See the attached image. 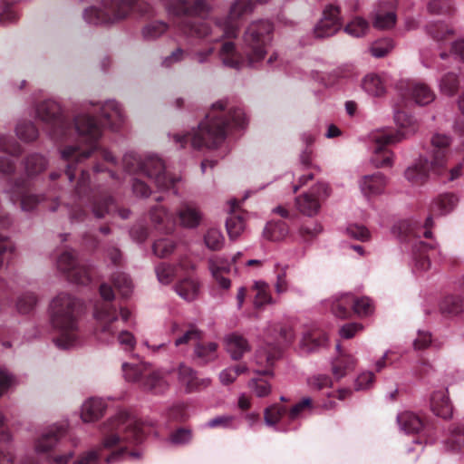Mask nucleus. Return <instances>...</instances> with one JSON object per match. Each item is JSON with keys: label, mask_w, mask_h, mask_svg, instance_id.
Wrapping results in <instances>:
<instances>
[{"label": "nucleus", "mask_w": 464, "mask_h": 464, "mask_svg": "<svg viewBox=\"0 0 464 464\" xmlns=\"http://www.w3.org/2000/svg\"><path fill=\"white\" fill-rule=\"evenodd\" d=\"M37 117L49 125V134L55 140H68L77 135L79 143L85 144L86 149L80 145H68L61 150V157L64 160L82 161L88 159L98 149V140L102 137V127L88 113H81L74 119L73 127L64 118L60 104L53 100L41 102L36 109Z\"/></svg>", "instance_id": "f257e3e1"}, {"label": "nucleus", "mask_w": 464, "mask_h": 464, "mask_svg": "<svg viewBox=\"0 0 464 464\" xmlns=\"http://www.w3.org/2000/svg\"><path fill=\"white\" fill-rule=\"evenodd\" d=\"M268 1L236 0L229 9L228 18L224 23H216L213 28L206 22L194 24L188 21L196 17H205L208 14L210 5L206 0H195L192 4L186 0H172L166 3L165 7L169 15L183 18L178 25L183 34L199 38L212 37L211 42L215 43L223 37H237L238 25L235 23V20L251 13L256 5L266 4Z\"/></svg>", "instance_id": "f03ea898"}, {"label": "nucleus", "mask_w": 464, "mask_h": 464, "mask_svg": "<svg viewBox=\"0 0 464 464\" xmlns=\"http://www.w3.org/2000/svg\"><path fill=\"white\" fill-rule=\"evenodd\" d=\"M227 107L225 101H219L214 103L210 111L202 121L198 130L193 135L189 134L173 136L175 143L179 148H184L188 140H190L194 149L202 148L214 149L219 146L226 139L227 129L233 125L235 127H243L246 123V116L242 109L236 108L229 111L230 120H225L227 113L224 111Z\"/></svg>", "instance_id": "7ed1b4c3"}, {"label": "nucleus", "mask_w": 464, "mask_h": 464, "mask_svg": "<svg viewBox=\"0 0 464 464\" xmlns=\"http://www.w3.org/2000/svg\"><path fill=\"white\" fill-rule=\"evenodd\" d=\"M273 24L267 20L250 24L244 34V53L246 60L236 51L232 42L222 44L219 56L225 66L240 70L245 65L253 67L261 62L266 54V44L270 41Z\"/></svg>", "instance_id": "20e7f679"}, {"label": "nucleus", "mask_w": 464, "mask_h": 464, "mask_svg": "<svg viewBox=\"0 0 464 464\" xmlns=\"http://www.w3.org/2000/svg\"><path fill=\"white\" fill-rule=\"evenodd\" d=\"M145 431L142 423L134 416L121 411L108 420L102 428V446L111 449L119 446L120 450L106 458L107 463L120 459L126 452L127 446L122 442L138 444L143 440Z\"/></svg>", "instance_id": "39448f33"}, {"label": "nucleus", "mask_w": 464, "mask_h": 464, "mask_svg": "<svg viewBox=\"0 0 464 464\" xmlns=\"http://www.w3.org/2000/svg\"><path fill=\"white\" fill-rule=\"evenodd\" d=\"M78 301L68 294H59L50 304L51 323L57 332L53 339L61 349L73 347L79 338Z\"/></svg>", "instance_id": "423d86ee"}, {"label": "nucleus", "mask_w": 464, "mask_h": 464, "mask_svg": "<svg viewBox=\"0 0 464 464\" xmlns=\"http://www.w3.org/2000/svg\"><path fill=\"white\" fill-rule=\"evenodd\" d=\"M122 164L128 173L141 172L151 179L160 188L172 189L176 193L179 177L171 176L166 170L163 160L157 155H147L140 159L134 152H128L123 156Z\"/></svg>", "instance_id": "0eeeda50"}, {"label": "nucleus", "mask_w": 464, "mask_h": 464, "mask_svg": "<svg viewBox=\"0 0 464 464\" xmlns=\"http://www.w3.org/2000/svg\"><path fill=\"white\" fill-rule=\"evenodd\" d=\"M94 317L97 320L96 335L100 341L109 343L117 337L118 343L125 350L134 349L136 339L130 332L120 331L115 307L107 303L97 304L94 310Z\"/></svg>", "instance_id": "6e6552de"}, {"label": "nucleus", "mask_w": 464, "mask_h": 464, "mask_svg": "<svg viewBox=\"0 0 464 464\" xmlns=\"http://www.w3.org/2000/svg\"><path fill=\"white\" fill-rule=\"evenodd\" d=\"M396 122L404 130H398L396 132L393 131H385V132H378L373 134L372 139L374 141L375 145L373 148V155L371 159V162L376 168H384L390 167L392 164V152L390 150H384L383 147L388 144H392L395 142H399L403 138H405L408 134L413 132L415 128L411 126V119L408 117L403 111H396L394 115Z\"/></svg>", "instance_id": "1a4fd4ad"}, {"label": "nucleus", "mask_w": 464, "mask_h": 464, "mask_svg": "<svg viewBox=\"0 0 464 464\" xmlns=\"http://www.w3.org/2000/svg\"><path fill=\"white\" fill-rule=\"evenodd\" d=\"M121 369L126 381L138 383L144 391L154 394H160L169 388V384L164 379L162 372L152 369L151 365L148 362H123Z\"/></svg>", "instance_id": "9d476101"}, {"label": "nucleus", "mask_w": 464, "mask_h": 464, "mask_svg": "<svg viewBox=\"0 0 464 464\" xmlns=\"http://www.w3.org/2000/svg\"><path fill=\"white\" fill-rule=\"evenodd\" d=\"M137 0H102L101 6L84 10L83 18L92 24H112L124 19Z\"/></svg>", "instance_id": "9b49d317"}, {"label": "nucleus", "mask_w": 464, "mask_h": 464, "mask_svg": "<svg viewBox=\"0 0 464 464\" xmlns=\"http://www.w3.org/2000/svg\"><path fill=\"white\" fill-rule=\"evenodd\" d=\"M56 267L72 283L87 285L91 281L90 267L80 262L72 250H64L58 256Z\"/></svg>", "instance_id": "f8f14e48"}, {"label": "nucleus", "mask_w": 464, "mask_h": 464, "mask_svg": "<svg viewBox=\"0 0 464 464\" xmlns=\"http://www.w3.org/2000/svg\"><path fill=\"white\" fill-rule=\"evenodd\" d=\"M433 227L432 217H428L423 226H420L415 220L401 219L395 223L392 228V232L400 239H406L409 236L420 237L421 235L426 238L432 236L431 227Z\"/></svg>", "instance_id": "ddd939ff"}, {"label": "nucleus", "mask_w": 464, "mask_h": 464, "mask_svg": "<svg viewBox=\"0 0 464 464\" xmlns=\"http://www.w3.org/2000/svg\"><path fill=\"white\" fill-rule=\"evenodd\" d=\"M396 89L401 95H408L420 106L427 105L435 99L434 92L425 83L401 80L396 84Z\"/></svg>", "instance_id": "4468645a"}, {"label": "nucleus", "mask_w": 464, "mask_h": 464, "mask_svg": "<svg viewBox=\"0 0 464 464\" xmlns=\"http://www.w3.org/2000/svg\"><path fill=\"white\" fill-rule=\"evenodd\" d=\"M442 166L443 157L440 159L436 157L435 160L431 161L420 157L414 164L406 169L404 177L410 183L420 185L428 179L429 173L431 169Z\"/></svg>", "instance_id": "2eb2a0df"}, {"label": "nucleus", "mask_w": 464, "mask_h": 464, "mask_svg": "<svg viewBox=\"0 0 464 464\" xmlns=\"http://www.w3.org/2000/svg\"><path fill=\"white\" fill-rule=\"evenodd\" d=\"M339 8L332 5L326 6L322 19L314 28L316 38H325L335 34L340 29Z\"/></svg>", "instance_id": "dca6fc26"}, {"label": "nucleus", "mask_w": 464, "mask_h": 464, "mask_svg": "<svg viewBox=\"0 0 464 464\" xmlns=\"http://www.w3.org/2000/svg\"><path fill=\"white\" fill-rule=\"evenodd\" d=\"M249 213L241 205H230L226 228L230 240H237L246 229Z\"/></svg>", "instance_id": "f3484780"}, {"label": "nucleus", "mask_w": 464, "mask_h": 464, "mask_svg": "<svg viewBox=\"0 0 464 464\" xmlns=\"http://www.w3.org/2000/svg\"><path fill=\"white\" fill-rule=\"evenodd\" d=\"M177 373L179 384L187 393L198 392L210 384L209 379H199L197 376V372L185 363H179Z\"/></svg>", "instance_id": "a211bd4d"}, {"label": "nucleus", "mask_w": 464, "mask_h": 464, "mask_svg": "<svg viewBox=\"0 0 464 464\" xmlns=\"http://www.w3.org/2000/svg\"><path fill=\"white\" fill-rule=\"evenodd\" d=\"M281 351L278 346L266 344L256 350L255 354L256 363L265 369H258L256 372L262 375H273L271 367L275 362L279 359Z\"/></svg>", "instance_id": "6ab92c4d"}, {"label": "nucleus", "mask_w": 464, "mask_h": 464, "mask_svg": "<svg viewBox=\"0 0 464 464\" xmlns=\"http://www.w3.org/2000/svg\"><path fill=\"white\" fill-rule=\"evenodd\" d=\"M358 184L362 193L370 198L384 192L388 179L383 173L378 171L362 177Z\"/></svg>", "instance_id": "aec40b11"}, {"label": "nucleus", "mask_w": 464, "mask_h": 464, "mask_svg": "<svg viewBox=\"0 0 464 464\" xmlns=\"http://www.w3.org/2000/svg\"><path fill=\"white\" fill-rule=\"evenodd\" d=\"M65 433L63 425H53L44 431L35 442V450L38 453H45L53 450L58 443L59 439Z\"/></svg>", "instance_id": "412c9836"}, {"label": "nucleus", "mask_w": 464, "mask_h": 464, "mask_svg": "<svg viewBox=\"0 0 464 464\" xmlns=\"http://www.w3.org/2000/svg\"><path fill=\"white\" fill-rule=\"evenodd\" d=\"M224 341L226 351L235 361L240 360L246 353L250 351L247 340L238 334H227Z\"/></svg>", "instance_id": "4be33fe9"}, {"label": "nucleus", "mask_w": 464, "mask_h": 464, "mask_svg": "<svg viewBox=\"0 0 464 464\" xmlns=\"http://www.w3.org/2000/svg\"><path fill=\"white\" fill-rule=\"evenodd\" d=\"M320 205H277L272 209V213L277 214L284 218L292 219L296 217V210L302 214L312 217L319 210Z\"/></svg>", "instance_id": "5701e85b"}, {"label": "nucleus", "mask_w": 464, "mask_h": 464, "mask_svg": "<svg viewBox=\"0 0 464 464\" xmlns=\"http://www.w3.org/2000/svg\"><path fill=\"white\" fill-rule=\"evenodd\" d=\"M430 407L437 416L443 419H448L452 415V407L446 391L440 390L432 393Z\"/></svg>", "instance_id": "b1692460"}, {"label": "nucleus", "mask_w": 464, "mask_h": 464, "mask_svg": "<svg viewBox=\"0 0 464 464\" xmlns=\"http://www.w3.org/2000/svg\"><path fill=\"white\" fill-rule=\"evenodd\" d=\"M102 116L112 129H118L124 121L121 107L115 101H108L101 107Z\"/></svg>", "instance_id": "393cba45"}, {"label": "nucleus", "mask_w": 464, "mask_h": 464, "mask_svg": "<svg viewBox=\"0 0 464 464\" xmlns=\"http://www.w3.org/2000/svg\"><path fill=\"white\" fill-rule=\"evenodd\" d=\"M105 408L102 399H89L82 406L81 418L84 422L94 421L102 416Z\"/></svg>", "instance_id": "a878e982"}, {"label": "nucleus", "mask_w": 464, "mask_h": 464, "mask_svg": "<svg viewBox=\"0 0 464 464\" xmlns=\"http://www.w3.org/2000/svg\"><path fill=\"white\" fill-rule=\"evenodd\" d=\"M92 211L97 218H103L107 215L118 216L121 219H127L130 215V210L124 205H90Z\"/></svg>", "instance_id": "bb28decb"}, {"label": "nucleus", "mask_w": 464, "mask_h": 464, "mask_svg": "<svg viewBox=\"0 0 464 464\" xmlns=\"http://www.w3.org/2000/svg\"><path fill=\"white\" fill-rule=\"evenodd\" d=\"M362 86L368 94L382 96L386 92V79L380 74L369 73L363 78Z\"/></svg>", "instance_id": "cd10ccee"}, {"label": "nucleus", "mask_w": 464, "mask_h": 464, "mask_svg": "<svg viewBox=\"0 0 464 464\" xmlns=\"http://www.w3.org/2000/svg\"><path fill=\"white\" fill-rule=\"evenodd\" d=\"M179 219L181 226L194 228L200 224L202 213L193 205H185L179 211Z\"/></svg>", "instance_id": "c85d7f7f"}, {"label": "nucleus", "mask_w": 464, "mask_h": 464, "mask_svg": "<svg viewBox=\"0 0 464 464\" xmlns=\"http://www.w3.org/2000/svg\"><path fill=\"white\" fill-rule=\"evenodd\" d=\"M176 293L186 301H193L199 293V283L194 278H184L175 285Z\"/></svg>", "instance_id": "c756f323"}, {"label": "nucleus", "mask_w": 464, "mask_h": 464, "mask_svg": "<svg viewBox=\"0 0 464 464\" xmlns=\"http://www.w3.org/2000/svg\"><path fill=\"white\" fill-rule=\"evenodd\" d=\"M397 422L400 425L401 430L409 434L417 433L423 427L420 418L410 411H404L398 414Z\"/></svg>", "instance_id": "7c9ffc66"}, {"label": "nucleus", "mask_w": 464, "mask_h": 464, "mask_svg": "<svg viewBox=\"0 0 464 464\" xmlns=\"http://www.w3.org/2000/svg\"><path fill=\"white\" fill-rule=\"evenodd\" d=\"M287 234L288 227L285 223L282 221H269L263 230V237L270 241H280L284 239Z\"/></svg>", "instance_id": "2f4dec72"}, {"label": "nucleus", "mask_w": 464, "mask_h": 464, "mask_svg": "<svg viewBox=\"0 0 464 464\" xmlns=\"http://www.w3.org/2000/svg\"><path fill=\"white\" fill-rule=\"evenodd\" d=\"M442 314L456 315L464 310V299L459 295H448L440 304Z\"/></svg>", "instance_id": "473e14b6"}, {"label": "nucleus", "mask_w": 464, "mask_h": 464, "mask_svg": "<svg viewBox=\"0 0 464 464\" xmlns=\"http://www.w3.org/2000/svg\"><path fill=\"white\" fill-rule=\"evenodd\" d=\"M169 29V24L163 21H152L143 26L141 34L145 40L154 41L163 35Z\"/></svg>", "instance_id": "72a5a7b5"}, {"label": "nucleus", "mask_w": 464, "mask_h": 464, "mask_svg": "<svg viewBox=\"0 0 464 464\" xmlns=\"http://www.w3.org/2000/svg\"><path fill=\"white\" fill-rule=\"evenodd\" d=\"M204 243L209 250L218 251L225 244V237L220 229L210 227L204 235Z\"/></svg>", "instance_id": "f704fd0d"}, {"label": "nucleus", "mask_w": 464, "mask_h": 464, "mask_svg": "<svg viewBox=\"0 0 464 464\" xmlns=\"http://www.w3.org/2000/svg\"><path fill=\"white\" fill-rule=\"evenodd\" d=\"M254 289L256 291L254 300L256 307L258 308L265 304L275 303L269 292V285L265 281L255 282Z\"/></svg>", "instance_id": "c9c22d12"}, {"label": "nucleus", "mask_w": 464, "mask_h": 464, "mask_svg": "<svg viewBox=\"0 0 464 464\" xmlns=\"http://www.w3.org/2000/svg\"><path fill=\"white\" fill-rule=\"evenodd\" d=\"M218 344L214 342L208 343L207 344L196 343L194 353L197 358L203 362H208L217 358Z\"/></svg>", "instance_id": "e433bc0d"}, {"label": "nucleus", "mask_w": 464, "mask_h": 464, "mask_svg": "<svg viewBox=\"0 0 464 464\" xmlns=\"http://www.w3.org/2000/svg\"><path fill=\"white\" fill-rule=\"evenodd\" d=\"M47 160L40 154H31L26 158L25 169L28 175H37L47 167Z\"/></svg>", "instance_id": "4c0bfd02"}, {"label": "nucleus", "mask_w": 464, "mask_h": 464, "mask_svg": "<svg viewBox=\"0 0 464 464\" xmlns=\"http://www.w3.org/2000/svg\"><path fill=\"white\" fill-rule=\"evenodd\" d=\"M355 359L352 355H341L333 363V373L340 379L343 377L346 371L352 370L355 365Z\"/></svg>", "instance_id": "58836bf2"}, {"label": "nucleus", "mask_w": 464, "mask_h": 464, "mask_svg": "<svg viewBox=\"0 0 464 464\" xmlns=\"http://www.w3.org/2000/svg\"><path fill=\"white\" fill-rule=\"evenodd\" d=\"M369 29V23L362 18L355 17L344 27V32L353 37H362L366 34Z\"/></svg>", "instance_id": "ea45409f"}, {"label": "nucleus", "mask_w": 464, "mask_h": 464, "mask_svg": "<svg viewBox=\"0 0 464 464\" xmlns=\"http://www.w3.org/2000/svg\"><path fill=\"white\" fill-rule=\"evenodd\" d=\"M113 285L122 297L127 298L132 292V282L128 275L117 272L112 277Z\"/></svg>", "instance_id": "a19ab883"}, {"label": "nucleus", "mask_w": 464, "mask_h": 464, "mask_svg": "<svg viewBox=\"0 0 464 464\" xmlns=\"http://www.w3.org/2000/svg\"><path fill=\"white\" fill-rule=\"evenodd\" d=\"M351 307H353V295L345 294L333 304L332 311L336 317L346 318L350 314Z\"/></svg>", "instance_id": "79ce46f5"}, {"label": "nucleus", "mask_w": 464, "mask_h": 464, "mask_svg": "<svg viewBox=\"0 0 464 464\" xmlns=\"http://www.w3.org/2000/svg\"><path fill=\"white\" fill-rule=\"evenodd\" d=\"M155 272L160 284L169 285L176 276V266L166 263H160L156 266Z\"/></svg>", "instance_id": "37998d69"}, {"label": "nucleus", "mask_w": 464, "mask_h": 464, "mask_svg": "<svg viewBox=\"0 0 464 464\" xmlns=\"http://www.w3.org/2000/svg\"><path fill=\"white\" fill-rule=\"evenodd\" d=\"M11 200L20 203H39L40 199L33 195L25 186H15L12 190Z\"/></svg>", "instance_id": "c03bdc74"}, {"label": "nucleus", "mask_w": 464, "mask_h": 464, "mask_svg": "<svg viewBox=\"0 0 464 464\" xmlns=\"http://www.w3.org/2000/svg\"><path fill=\"white\" fill-rule=\"evenodd\" d=\"M176 247V244L169 238H160L154 242L152 246L153 253L160 258L168 257Z\"/></svg>", "instance_id": "a18cd8bd"}, {"label": "nucleus", "mask_w": 464, "mask_h": 464, "mask_svg": "<svg viewBox=\"0 0 464 464\" xmlns=\"http://www.w3.org/2000/svg\"><path fill=\"white\" fill-rule=\"evenodd\" d=\"M329 195V188L325 183H317L309 193L304 194V203H317L325 200Z\"/></svg>", "instance_id": "49530a36"}, {"label": "nucleus", "mask_w": 464, "mask_h": 464, "mask_svg": "<svg viewBox=\"0 0 464 464\" xmlns=\"http://www.w3.org/2000/svg\"><path fill=\"white\" fill-rule=\"evenodd\" d=\"M396 14L393 12H376L373 18V26L377 29L385 30L394 26Z\"/></svg>", "instance_id": "de8ad7c7"}, {"label": "nucleus", "mask_w": 464, "mask_h": 464, "mask_svg": "<svg viewBox=\"0 0 464 464\" xmlns=\"http://www.w3.org/2000/svg\"><path fill=\"white\" fill-rule=\"evenodd\" d=\"M208 268L212 274V276L215 278L218 285L223 289H228L231 285V282L228 278L224 276V272H226V268L221 267L218 265L217 261L214 259L208 260Z\"/></svg>", "instance_id": "09e8293b"}, {"label": "nucleus", "mask_w": 464, "mask_h": 464, "mask_svg": "<svg viewBox=\"0 0 464 464\" xmlns=\"http://www.w3.org/2000/svg\"><path fill=\"white\" fill-rule=\"evenodd\" d=\"M15 131L18 138L24 141H32L38 136V130L31 121L20 122Z\"/></svg>", "instance_id": "8fccbe9b"}, {"label": "nucleus", "mask_w": 464, "mask_h": 464, "mask_svg": "<svg viewBox=\"0 0 464 464\" xmlns=\"http://www.w3.org/2000/svg\"><path fill=\"white\" fill-rule=\"evenodd\" d=\"M440 91L449 96L454 95L459 90V80L455 73H447L440 83Z\"/></svg>", "instance_id": "3c124183"}, {"label": "nucleus", "mask_w": 464, "mask_h": 464, "mask_svg": "<svg viewBox=\"0 0 464 464\" xmlns=\"http://www.w3.org/2000/svg\"><path fill=\"white\" fill-rule=\"evenodd\" d=\"M202 339V332L196 326L190 325L179 337H178L174 343L176 346L188 344L191 342L198 343Z\"/></svg>", "instance_id": "603ef678"}, {"label": "nucleus", "mask_w": 464, "mask_h": 464, "mask_svg": "<svg viewBox=\"0 0 464 464\" xmlns=\"http://www.w3.org/2000/svg\"><path fill=\"white\" fill-rule=\"evenodd\" d=\"M248 388L257 396L266 397L271 392V385L268 382L260 379L253 378L248 382Z\"/></svg>", "instance_id": "864d4df0"}, {"label": "nucleus", "mask_w": 464, "mask_h": 464, "mask_svg": "<svg viewBox=\"0 0 464 464\" xmlns=\"http://www.w3.org/2000/svg\"><path fill=\"white\" fill-rule=\"evenodd\" d=\"M392 48L393 44L391 39H382L374 42L370 48V52L372 56L381 58L388 54Z\"/></svg>", "instance_id": "5fc2aeb1"}, {"label": "nucleus", "mask_w": 464, "mask_h": 464, "mask_svg": "<svg viewBox=\"0 0 464 464\" xmlns=\"http://www.w3.org/2000/svg\"><path fill=\"white\" fill-rule=\"evenodd\" d=\"M453 7V0H430L428 4L429 11L436 14H448Z\"/></svg>", "instance_id": "6e6d98bb"}, {"label": "nucleus", "mask_w": 464, "mask_h": 464, "mask_svg": "<svg viewBox=\"0 0 464 464\" xmlns=\"http://www.w3.org/2000/svg\"><path fill=\"white\" fill-rule=\"evenodd\" d=\"M37 303L36 295L33 293H25L22 295L17 301V310L21 314H28L35 306Z\"/></svg>", "instance_id": "4d7b16f0"}, {"label": "nucleus", "mask_w": 464, "mask_h": 464, "mask_svg": "<svg viewBox=\"0 0 464 464\" xmlns=\"http://www.w3.org/2000/svg\"><path fill=\"white\" fill-rule=\"evenodd\" d=\"M0 151L6 153L11 157L18 156L21 153L20 145L11 137H0Z\"/></svg>", "instance_id": "13d9d810"}, {"label": "nucleus", "mask_w": 464, "mask_h": 464, "mask_svg": "<svg viewBox=\"0 0 464 464\" xmlns=\"http://www.w3.org/2000/svg\"><path fill=\"white\" fill-rule=\"evenodd\" d=\"M285 412L286 409L284 406H271L265 411V421L267 425L273 426L279 421Z\"/></svg>", "instance_id": "bf43d9fd"}, {"label": "nucleus", "mask_w": 464, "mask_h": 464, "mask_svg": "<svg viewBox=\"0 0 464 464\" xmlns=\"http://www.w3.org/2000/svg\"><path fill=\"white\" fill-rule=\"evenodd\" d=\"M431 143L436 149H438V151L435 152L433 160H435L436 157L439 159L443 157V163H444L445 162L444 149H446L450 143V137H448L447 135H442V134H435L432 137Z\"/></svg>", "instance_id": "052dcab7"}, {"label": "nucleus", "mask_w": 464, "mask_h": 464, "mask_svg": "<svg viewBox=\"0 0 464 464\" xmlns=\"http://www.w3.org/2000/svg\"><path fill=\"white\" fill-rule=\"evenodd\" d=\"M353 309L358 315H368L372 312V302L368 297L354 298L353 296Z\"/></svg>", "instance_id": "680f3d73"}, {"label": "nucleus", "mask_w": 464, "mask_h": 464, "mask_svg": "<svg viewBox=\"0 0 464 464\" xmlns=\"http://www.w3.org/2000/svg\"><path fill=\"white\" fill-rule=\"evenodd\" d=\"M288 266H285L276 275V281L275 283V290L278 295L287 292L289 285L287 281V271Z\"/></svg>", "instance_id": "e2e57ef3"}, {"label": "nucleus", "mask_w": 464, "mask_h": 464, "mask_svg": "<svg viewBox=\"0 0 464 464\" xmlns=\"http://www.w3.org/2000/svg\"><path fill=\"white\" fill-rule=\"evenodd\" d=\"M100 458L98 450H89L80 455L72 464H100Z\"/></svg>", "instance_id": "0e129e2a"}, {"label": "nucleus", "mask_w": 464, "mask_h": 464, "mask_svg": "<svg viewBox=\"0 0 464 464\" xmlns=\"http://www.w3.org/2000/svg\"><path fill=\"white\" fill-rule=\"evenodd\" d=\"M187 53L184 49L178 47L171 53L164 58L162 65L171 67L173 64L179 63L185 59Z\"/></svg>", "instance_id": "69168bd1"}, {"label": "nucleus", "mask_w": 464, "mask_h": 464, "mask_svg": "<svg viewBox=\"0 0 464 464\" xmlns=\"http://www.w3.org/2000/svg\"><path fill=\"white\" fill-rule=\"evenodd\" d=\"M308 383L312 389L320 391L324 388L331 386L332 381L330 377L325 374H317L311 377L308 380Z\"/></svg>", "instance_id": "338daca9"}, {"label": "nucleus", "mask_w": 464, "mask_h": 464, "mask_svg": "<svg viewBox=\"0 0 464 464\" xmlns=\"http://www.w3.org/2000/svg\"><path fill=\"white\" fill-rule=\"evenodd\" d=\"M17 380L14 375H13L7 369L0 368V388L5 390V392L16 385Z\"/></svg>", "instance_id": "774afa93"}]
</instances>
